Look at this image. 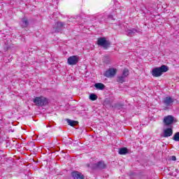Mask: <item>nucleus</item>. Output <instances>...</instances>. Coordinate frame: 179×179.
I'll return each mask as SVG.
<instances>
[{"label":"nucleus","instance_id":"f257e3e1","mask_svg":"<svg viewBox=\"0 0 179 179\" xmlns=\"http://www.w3.org/2000/svg\"><path fill=\"white\" fill-rule=\"evenodd\" d=\"M169 71V67L166 65H162L160 67H157L152 69V75L155 78H159V76H162L164 72H167Z\"/></svg>","mask_w":179,"mask_h":179},{"label":"nucleus","instance_id":"f03ea898","mask_svg":"<svg viewBox=\"0 0 179 179\" xmlns=\"http://www.w3.org/2000/svg\"><path fill=\"white\" fill-rule=\"evenodd\" d=\"M34 103L35 106L43 107V106H46V104L48 103V101L44 96H37L34 99Z\"/></svg>","mask_w":179,"mask_h":179},{"label":"nucleus","instance_id":"7ed1b4c3","mask_svg":"<svg viewBox=\"0 0 179 179\" xmlns=\"http://www.w3.org/2000/svg\"><path fill=\"white\" fill-rule=\"evenodd\" d=\"M78 62H79L78 56H70L67 59V64H69V65H76Z\"/></svg>","mask_w":179,"mask_h":179},{"label":"nucleus","instance_id":"20e7f679","mask_svg":"<svg viewBox=\"0 0 179 179\" xmlns=\"http://www.w3.org/2000/svg\"><path fill=\"white\" fill-rule=\"evenodd\" d=\"M98 45L103 47V48H107L108 47V42L106 40V38H99L97 41Z\"/></svg>","mask_w":179,"mask_h":179},{"label":"nucleus","instance_id":"39448f33","mask_svg":"<svg viewBox=\"0 0 179 179\" xmlns=\"http://www.w3.org/2000/svg\"><path fill=\"white\" fill-rule=\"evenodd\" d=\"M116 73H117V69L114 68H111L105 72L104 76H106V78H113V76H115Z\"/></svg>","mask_w":179,"mask_h":179},{"label":"nucleus","instance_id":"423d86ee","mask_svg":"<svg viewBox=\"0 0 179 179\" xmlns=\"http://www.w3.org/2000/svg\"><path fill=\"white\" fill-rule=\"evenodd\" d=\"M173 122H174V117H173L172 115H168L164 118V124L166 127L171 125V124H173Z\"/></svg>","mask_w":179,"mask_h":179},{"label":"nucleus","instance_id":"0eeeda50","mask_svg":"<svg viewBox=\"0 0 179 179\" xmlns=\"http://www.w3.org/2000/svg\"><path fill=\"white\" fill-rule=\"evenodd\" d=\"M71 176L73 179H85V175L79 171H73Z\"/></svg>","mask_w":179,"mask_h":179},{"label":"nucleus","instance_id":"6e6552de","mask_svg":"<svg viewBox=\"0 0 179 179\" xmlns=\"http://www.w3.org/2000/svg\"><path fill=\"white\" fill-rule=\"evenodd\" d=\"M93 169H97L98 170L106 169V164L103 161H99L98 163L93 164Z\"/></svg>","mask_w":179,"mask_h":179},{"label":"nucleus","instance_id":"1a4fd4ad","mask_svg":"<svg viewBox=\"0 0 179 179\" xmlns=\"http://www.w3.org/2000/svg\"><path fill=\"white\" fill-rule=\"evenodd\" d=\"M173 135V129L171 128H167L164 130V133L162 136L164 138H169Z\"/></svg>","mask_w":179,"mask_h":179},{"label":"nucleus","instance_id":"9d476101","mask_svg":"<svg viewBox=\"0 0 179 179\" xmlns=\"http://www.w3.org/2000/svg\"><path fill=\"white\" fill-rule=\"evenodd\" d=\"M126 31L127 33V36H128L129 37H132V36H135L136 33H139V31H138V29H127Z\"/></svg>","mask_w":179,"mask_h":179},{"label":"nucleus","instance_id":"9b49d317","mask_svg":"<svg viewBox=\"0 0 179 179\" xmlns=\"http://www.w3.org/2000/svg\"><path fill=\"white\" fill-rule=\"evenodd\" d=\"M94 87H96L97 90H104V89H106V85L101 83H95Z\"/></svg>","mask_w":179,"mask_h":179},{"label":"nucleus","instance_id":"f8f14e48","mask_svg":"<svg viewBox=\"0 0 179 179\" xmlns=\"http://www.w3.org/2000/svg\"><path fill=\"white\" fill-rule=\"evenodd\" d=\"M173 101L172 97L167 96L164 99V104H165V106H170Z\"/></svg>","mask_w":179,"mask_h":179},{"label":"nucleus","instance_id":"ddd939ff","mask_svg":"<svg viewBox=\"0 0 179 179\" xmlns=\"http://www.w3.org/2000/svg\"><path fill=\"white\" fill-rule=\"evenodd\" d=\"M21 26L22 27H27V26H29V20H27V18H23L22 20Z\"/></svg>","mask_w":179,"mask_h":179},{"label":"nucleus","instance_id":"4468645a","mask_svg":"<svg viewBox=\"0 0 179 179\" xmlns=\"http://www.w3.org/2000/svg\"><path fill=\"white\" fill-rule=\"evenodd\" d=\"M127 153H128V150L125 148L119 150V155H127Z\"/></svg>","mask_w":179,"mask_h":179},{"label":"nucleus","instance_id":"2eb2a0df","mask_svg":"<svg viewBox=\"0 0 179 179\" xmlns=\"http://www.w3.org/2000/svg\"><path fill=\"white\" fill-rule=\"evenodd\" d=\"M128 75H129V71H128V69H124L123 70L122 76L127 78V76H128Z\"/></svg>","mask_w":179,"mask_h":179},{"label":"nucleus","instance_id":"dca6fc26","mask_svg":"<svg viewBox=\"0 0 179 179\" xmlns=\"http://www.w3.org/2000/svg\"><path fill=\"white\" fill-rule=\"evenodd\" d=\"M173 139L175 142H179V132H177L173 135Z\"/></svg>","mask_w":179,"mask_h":179},{"label":"nucleus","instance_id":"f3484780","mask_svg":"<svg viewBox=\"0 0 179 179\" xmlns=\"http://www.w3.org/2000/svg\"><path fill=\"white\" fill-rule=\"evenodd\" d=\"M55 26L57 27V29H61L65 26V22H57L56 23Z\"/></svg>","mask_w":179,"mask_h":179},{"label":"nucleus","instance_id":"a211bd4d","mask_svg":"<svg viewBox=\"0 0 179 179\" xmlns=\"http://www.w3.org/2000/svg\"><path fill=\"white\" fill-rule=\"evenodd\" d=\"M99 17H103V22H106V17H108V19H110L111 20H114V17H113V15H110L108 16L100 15Z\"/></svg>","mask_w":179,"mask_h":179},{"label":"nucleus","instance_id":"6ab92c4d","mask_svg":"<svg viewBox=\"0 0 179 179\" xmlns=\"http://www.w3.org/2000/svg\"><path fill=\"white\" fill-rule=\"evenodd\" d=\"M97 99V95L95 94H91L90 95V99L92 100V101H95V100Z\"/></svg>","mask_w":179,"mask_h":179},{"label":"nucleus","instance_id":"aec40b11","mask_svg":"<svg viewBox=\"0 0 179 179\" xmlns=\"http://www.w3.org/2000/svg\"><path fill=\"white\" fill-rule=\"evenodd\" d=\"M124 81H125V77L122 76L118 77L117 82H119V83H124Z\"/></svg>","mask_w":179,"mask_h":179},{"label":"nucleus","instance_id":"412c9836","mask_svg":"<svg viewBox=\"0 0 179 179\" xmlns=\"http://www.w3.org/2000/svg\"><path fill=\"white\" fill-rule=\"evenodd\" d=\"M67 123L69 124V125H70V127H73V125H75V124H76V122L68 119V120H67Z\"/></svg>","mask_w":179,"mask_h":179},{"label":"nucleus","instance_id":"4be33fe9","mask_svg":"<svg viewBox=\"0 0 179 179\" xmlns=\"http://www.w3.org/2000/svg\"><path fill=\"white\" fill-rule=\"evenodd\" d=\"M170 160H172V162H176V160H177V157H176V156H171L170 157Z\"/></svg>","mask_w":179,"mask_h":179},{"label":"nucleus","instance_id":"5701e85b","mask_svg":"<svg viewBox=\"0 0 179 179\" xmlns=\"http://www.w3.org/2000/svg\"><path fill=\"white\" fill-rule=\"evenodd\" d=\"M56 31H58V29H56Z\"/></svg>","mask_w":179,"mask_h":179},{"label":"nucleus","instance_id":"b1692460","mask_svg":"<svg viewBox=\"0 0 179 179\" xmlns=\"http://www.w3.org/2000/svg\"><path fill=\"white\" fill-rule=\"evenodd\" d=\"M100 22H103V20H101Z\"/></svg>","mask_w":179,"mask_h":179}]
</instances>
